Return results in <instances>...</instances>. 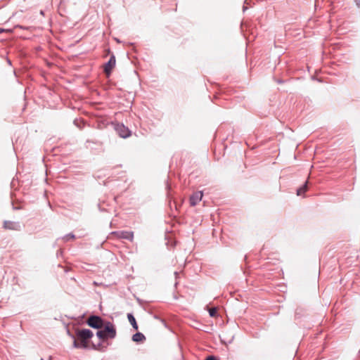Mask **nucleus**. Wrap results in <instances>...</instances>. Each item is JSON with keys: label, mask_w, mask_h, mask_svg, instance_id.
<instances>
[{"label": "nucleus", "mask_w": 360, "mask_h": 360, "mask_svg": "<svg viewBox=\"0 0 360 360\" xmlns=\"http://www.w3.org/2000/svg\"><path fill=\"white\" fill-rule=\"evenodd\" d=\"M40 14H41V15H44V11H40Z\"/></svg>", "instance_id": "aec40b11"}, {"label": "nucleus", "mask_w": 360, "mask_h": 360, "mask_svg": "<svg viewBox=\"0 0 360 360\" xmlns=\"http://www.w3.org/2000/svg\"><path fill=\"white\" fill-rule=\"evenodd\" d=\"M4 31V29L0 28V34H1V33H2Z\"/></svg>", "instance_id": "6ab92c4d"}, {"label": "nucleus", "mask_w": 360, "mask_h": 360, "mask_svg": "<svg viewBox=\"0 0 360 360\" xmlns=\"http://www.w3.org/2000/svg\"><path fill=\"white\" fill-rule=\"evenodd\" d=\"M94 336L93 332L90 329L82 328L77 329L75 331V337L81 343L89 345V340Z\"/></svg>", "instance_id": "f257e3e1"}, {"label": "nucleus", "mask_w": 360, "mask_h": 360, "mask_svg": "<svg viewBox=\"0 0 360 360\" xmlns=\"http://www.w3.org/2000/svg\"><path fill=\"white\" fill-rule=\"evenodd\" d=\"M72 338H74L73 347L75 348H78V349H89L90 348L89 345H83L79 341H78V340L77 339L76 337L72 336Z\"/></svg>", "instance_id": "1a4fd4ad"}, {"label": "nucleus", "mask_w": 360, "mask_h": 360, "mask_svg": "<svg viewBox=\"0 0 360 360\" xmlns=\"http://www.w3.org/2000/svg\"><path fill=\"white\" fill-rule=\"evenodd\" d=\"M307 190V181H306L301 187L297 190V195H301L302 193L306 192Z\"/></svg>", "instance_id": "f8f14e48"}, {"label": "nucleus", "mask_w": 360, "mask_h": 360, "mask_svg": "<svg viewBox=\"0 0 360 360\" xmlns=\"http://www.w3.org/2000/svg\"><path fill=\"white\" fill-rule=\"evenodd\" d=\"M4 227L6 229L18 230L20 228V224L17 222L5 221L4 223Z\"/></svg>", "instance_id": "6e6552de"}, {"label": "nucleus", "mask_w": 360, "mask_h": 360, "mask_svg": "<svg viewBox=\"0 0 360 360\" xmlns=\"http://www.w3.org/2000/svg\"><path fill=\"white\" fill-rule=\"evenodd\" d=\"M8 63L11 64V60H8Z\"/></svg>", "instance_id": "4be33fe9"}, {"label": "nucleus", "mask_w": 360, "mask_h": 360, "mask_svg": "<svg viewBox=\"0 0 360 360\" xmlns=\"http://www.w3.org/2000/svg\"><path fill=\"white\" fill-rule=\"evenodd\" d=\"M205 360H220V359L217 358L216 356H210Z\"/></svg>", "instance_id": "f3484780"}, {"label": "nucleus", "mask_w": 360, "mask_h": 360, "mask_svg": "<svg viewBox=\"0 0 360 360\" xmlns=\"http://www.w3.org/2000/svg\"><path fill=\"white\" fill-rule=\"evenodd\" d=\"M103 327H104V330H103V331H105V333L108 335V337L109 338H115L116 329L111 322H110V321L105 322L104 321V325Z\"/></svg>", "instance_id": "20e7f679"}, {"label": "nucleus", "mask_w": 360, "mask_h": 360, "mask_svg": "<svg viewBox=\"0 0 360 360\" xmlns=\"http://www.w3.org/2000/svg\"><path fill=\"white\" fill-rule=\"evenodd\" d=\"M246 9H247V8L243 6V11H245Z\"/></svg>", "instance_id": "412c9836"}, {"label": "nucleus", "mask_w": 360, "mask_h": 360, "mask_svg": "<svg viewBox=\"0 0 360 360\" xmlns=\"http://www.w3.org/2000/svg\"><path fill=\"white\" fill-rule=\"evenodd\" d=\"M96 336L101 340L108 338V335L105 333V331H103V330H98L96 333Z\"/></svg>", "instance_id": "ddd939ff"}, {"label": "nucleus", "mask_w": 360, "mask_h": 360, "mask_svg": "<svg viewBox=\"0 0 360 360\" xmlns=\"http://www.w3.org/2000/svg\"><path fill=\"white\" fill-rule=\"evenodd\" d=\"M208 311L211 317H215L217 314V309L216 307L210 308Z\"/></svg>", "instance_id": "4468645a"}, {"label": "nucleus", "mask_w": 360, "mask_h": 360, "mask_svg": "<svg viewBox=\"0 0 360 360\" xmlns=\"http://www.w3.org/2000/svg\"><path fill=\"white\" fill-rule=\"evenodd\" d=\"M354 4L358 8H360V0H354Z\"/></svg>", "instance_id": "a211bd4d"}, {"label": "nucleus", "mask_w": 360, "mask_h": 360, "mask_svg": "<svg viewBox=\"0 0 360 360\" xmlns=\"http://www.w3.org/2000/svg\"><path fill=\"white\" fill-rule=\"evenodd\" d=\"M86 323L90 327L95 329H100L103 328L104 325V321L102 318L98 316L92 315L89 317L86 321Z\"/></svg>", "instance_id": "f03ea898"}, {"label": "nucleus", "mask_w": 360, "mask_h": 360, "mask_svg": "<svg viewBox=\"0 0 360 360\" xmlns=\"http://www.w3.org/2000/svg\"><path fill=\"white\" fill-rule=\"evenodd\" d=\"M127 319H128L129 323H131V325L132 326L133 328L135 330H138V325H137L136 321L134 315L130 313L128 314Z\"/></svg>", "instance_id": "9b49d317"}, {"label": "nucleus", "mask_w": 360, "mask_h": 360, "mask_svg": "<svg viewBox=\"0 0 360 360\" xmlns=\"http://www.w3.org/2000/svg\"><path fill=\"white\" fill-rule=\"evenodd\" d=\"M116 60L115 56L112 55L109 59V60L105 64L103 71L107 75H109L114 67L115 66Z\"/></svg>", "instance_id": "39448f33"}, {"label": "nucleus", "mask_w": 360, "mask_h": 360, "mask_svg": "<svg viewBox=\"0 0 360 360\" xmlns=\"http://www.w3.org/2000/svg\"><path fill=\"white\" fill-rule=\"evenodd\" d=\"M146 338L144 335L140 332H138L132 335V340L134 342H139L143 341Z\"/></svg>", "instance_id": "9d476101"}, {"label": "nucleus", "mask_w": 360, "mask_h": 360, "mask_svg": "<svg viewBox=\"0 0 360 360\" xmlns=\"http://www.w3.org/2000/svg\"><path fill=\"white\" fill-rule=\"evenodd\" d=\"M75 238V236L72 233H68V234H66L65 236H64L63 237V240L64 241H68L70 240V239H74Z\"/></svg>", "instance_id": "2eb2a0df"}, {"label": "nucleus", "mask_w": 360, "mask_h": 360, "mask_svg": "<svg viewBox=\"0 0 360 360\" xmlns=\"http://www.w3.org/2000/svg\"><path fill=\"white\" fill-rule=\"evenodd\" d=\"M202 195H203V194H202V191H198V192L193 193L190 198L191 205V206L196 205L202 200Z\"/></svg>", "instance_id": "423d86ee"}, {"label": "nucleus", "mask_w": 360, "mask_h": 360, "mask_svg": "<svg viewBox=\"0 0 360 360\" xmlns=\"http://www.w3.org/2000/svg\"><path fill=\"white\" fill-rule=\"evenodd\" d=\"M115 129L117 134L123 139H127L131 136V131L122 123H117L115 126Z\"/></svg>", "instance_id": "7ed1b4c3"}, {"label": "nucleus", "mask_w": 360, "mask_h": 360, "mask_svg": "<svg viewBox=\"0 0 360 360\" xmlns=\"http://www.w3.org/2000/svg\"><path fill=\"white\" fill-rule=\"evenodd\" d=\"M102 344L99 342L98 344L91 343V348L95 350H102L101 349Z\"/></svg>", "instance_id": "dca6fc26"}, {"label": "nucleus", "mask_w": 360, "mask_h": 360, "mask_svg": "<svg viewBox=\"0 0 360 360\" xmlns=\"http://www.w3.org/2000/svg\"><path fill=\"white\" fill-rule=\"evenodd\" d=\"M115 233L120 238L127 239L129 241H132L134 239V232L132 231H122L120 232H115Z\"/></svg>", "instance_id": "0eeeda50"}]
</instances>
